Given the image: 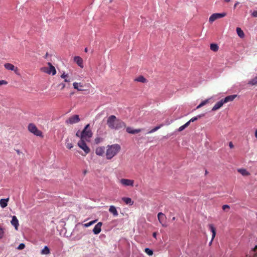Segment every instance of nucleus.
Returning a JSON list of instances; mask_svg holds the SVG:
<instances>
[{"label":"nucleus","instance_id":"45","mask_svg":"<svg viewBox=\"0 0 257 257\" xmlns=\"http://www.w3.org/2000/svg\"><path fill=\"white\" fill-rule=\"evenodd\" d=\"M16 151L17 153L18 154V155H20L22 153L19 150H16Z\"/></svg>","mask_w":257,"mask_h":257},{"label":"nucleus","instance_id":"14","mask_svg":"<svg viewBox=\"0 0 257 257\" xmlns=\"http://www.w3.org/2000/svg\"><path fill=\"white\" fill-rule=\"evenodd\" d=\"M74 61L81 68H83V61L82 59L79 56H75L74 58Z\"/></svg>","mask_w":257,"mask_h":257},{"label":"nucleus","instance_id":"54","mask_svg":"<svg viewBox=\"0 0 257 257\" xmlns=\"http://www.w3.org/2000/svg\"><path fill=\"white\" fill-rule=\"evenodd\" d=\"M231 257H234V256H231Z\"/></svg>","mask_w":257,"mask_h":257},{"label":"nucleus","instance_id":"17","mask_svg":"<svg viewBox=\"0 0 257 257\" xmlns=\"http://www.w3.org/2000/svg\"><path fill=\"white\" fill-rule=\"evenodd\" d=\"M105 152V148L104 147H97L95 150V153L96 155L102 156Z\"/></svg>","mask_w":257,"mask_h":257},{"label":"nucleus","instance_id":"35","mask_svg":"<svg viewBox=\"0 0 257 257\" xmlns=\"http://www.w3.org/2000/svg\"><path fill=\"white\" fill-rule=\"evenodd\" d=\"M198 119V116H195V117H192V118H191L188 121H187V122H189V124L191 122H194L195 121V120H197Z\"/></svg>","mask_w":257,"mask_h":257},{"label":"nucleus","instance_id":"27","mask_svg":"<svg viewBox=\"0 0 257 257\" xmlns=\"http://www.w3.org/2000/svg\"><path fill=\"white\" fill-rule=\"evenodd\" d=\"M236 32L239 37L243 38L244 37V34L240 28L237 27L236 28Z\"/></svg>","mask_w":257,"mask_h":257},{"label":"nucleus","instance_id":"19","mask_svg":"<svg viewBox=\"0 0 257 257\" xmlns=\"http://www.w3.org/2000/svg\"><path fill=\"white\" fill-rule=\"evenodd\" d=\"M109 211L113 214L114 216H117L118 215V212L116 207L113 205H111L109 208Z\"/></svg>","mask_w":257,"mask_h":257},{"label":"nucleus","instance_id":"50","mask_svg":"<svg viewBox=\"0 0 257 257\" xmlns=\"http://www.w3.org/2000/svg\"><path fill=\"white\" fill-rule=\"evenodd\" d=\"M224 2H226V3H228L230 1V0H224Z\"/></svg>","mask_w":257,"mask_h":257},{"label":"nucleus","instance_id":"33","mask_svg":"<svg viewBox=\"0 0 257 257\" xmlns=\"http://www.w3.org/2000/svg\"><path fill=\"white\" fill-rule=\"evenodd\" d=\"M145 252L150 256H151L153 254V250L149 248H146L145 249Z\"/></svg>","mask_w":257,"mask_h":257},{"label":"nucleus","instance_id":"39","mask_svg":"<svg viewBox=\"0 0 257 257\" xmlns=\"http://www.w3.org/2000/svg\"><path fill=\"white\" fill-rule=\"evenodd\" d=\"M251 15L252 17L257 18V11H253L251 13Z\"/></svg>","mask_w":257,"mask_h":257},{"label":"nucleus","instance_id":"29","mask_svg":"<svg viewBox=\"0 0 257 257\" xmlns=\"http://www.w3.org/2000/svg\"><path fill=\"white\" fill-rule=\"evenodd\" d=\"M163 126V124H160L159 125L156 126V127H155L154 128L152 129L151 130H150L148 132V134H151V133H154L155 132H156V131H158L159 129H160Z\"/></svg>","mask_w":257,"mask_h":257},{"label":"nucleus","instance_id":"43","mask_svg":"<svg viewBox=\"0 0 257 257\" xmlns=\"http://www.w3.org/2000/svg\"><path fill=\"white\" fill-rule=\"evenodd\" d=\"M66 147L68 149H71L73 148V145L71 143H67Z\"/></svg>","mask_w":257,"mask_h":257},{"label":"nucleus","instance_id":"32","mask_svg":"<svg viewBox=\"0 0 257 257\" xmlns=\"http://www.w3.org/2000/svg\"><path fill=\"white\" fill-rule=\"evenodd\" d=\"M189 125V122H186L184 125H183L181 126L180 127H179V128L178 129V132H181L183 130H184L186 127L188 126Z\"/></svg>","mask_w":257,"mask_h":257},{"label":"nucleus","instance_id":"48","mask_svg":"<svg viewBox=\"0 0 257 257\" xmlns=\"http://www.w3.org/2000/svg\"><path fill=\"white\" fill-rule=\"evenodd\" d=\"M76 136L77 137H80V136H81V134L80 135V134H79V132H77V133H76Z\"/></svg>","mask_w":257,"mask_h":257},{"label":"nucleus","instance_id":"12","mask_svg":"<svg viewBox=\"0 0 257 257\" xmlns=\"http://www.w3.org/2000/svg\"><path fill=\"white\" fill-rule=\"evenodd\" d=\"M142 131V128H138V129H133L131 127H126V132L128 134H136L141 132Z\"/></svg>","mask_w":257,"mask_h":257},{"label":"nucleus","instance_id":"49","mask_svg":"<svg viewBox=\"0 0 257 257\" xmlns=\"http://www.w3.org/2000/svg\"><path fill=\"white\" fill-rule=\"evenodd\" d=\"M255 137L257 139V130L255 131Z\"/></svg>","mask_w":257,"mask_h":257},{"label":"nucleus","instance_id":"26","mask_svg":"<svg viewBox=\"0 0 257 257\" xmlns=\"http://www.w3.org/2000/svg\"><path fill=\"white\" fill-rule=\"evenodd\" d=\"M50 253V249L47 246H45L44 248L41 250V253L42 254H48Z\"/></svg>","mask_w":257,"mask_h":257},{"label":"nucleus","instance_id":"24","mask_svg":"<svg viewBox=\"0 0 257 257\" xmlns=\"http://www.w3.org/2000/svg\"><path fill=\"white\" fill-rule=\"evenodd\" d=\"M61 77L64 79V81L65 82H70L71 81L70 78L68 76V74H65V72L63 73V74L61 75Z\"/></svg>","mask_w":257,"mask_h":257},{"label":"nucleus","instance_id":"1","mask_svg":"<svg viewBox=\"0 0 257 257\" xmlns=\"http://www.w3.org/2000/svg\"><path fill=\"white\" fill-rule=\"evenodd\" d=\"M106 124L111 130H119L126 127L125 123L114 115L109 116L107 119Z\"/></svg>","mask_w":257,"mask_h":257},{"label":"nucleus","instance_id":"36","mask_svg":"<svg viewBox=\"0 0 257 257\" xmlns=\"http://www.w3.org/2000/svg\"><path fill=\"white\" fill-rule=\"evenodd\" d=\"M25 244L24 243H21L20 244V245L18 246V249H20V250H21V249H23L25 248Z\"/></svg>","mask_w":257,"mask_h":257},{"label":"nucleus","instance_id":"51","mask_svg":"<svg viewBox=\"0 0 257 257\" xmlns=\"http://www.w3.org/2000/svg\"><path fill=\"white\" fill-rule=\"evenodd\" d=\"M84 51H85V52H87V51H88L87 48H85Z\"/></svg>","mask_w":257,"mask_h":257},{"label":"nucleus","instance_id":"7","mask_svg":"<svg viewBox=\"0 0 257 257\" xmlns=\"http://www.w3.org/2000/svg\"><path fill=\"white\" fill-rule=\"evenodd\" d=\"M157 216H158V220H159V222L162 224V226L167 227V225L166 224L167 217L165 216V215L162 212H159Z\"/></svg>","mask_w":257,"mask_h":257},{"label":"nucleus","instance_id":"20","mask_svg":"<svg viewBox=\"0 0 257 257\" xmlns=\"http://www.w3.org/2000/svg\"><path fill=\"white\" fill-rule=\"evenodd\" d=\"M122 200L126 204L129 205H132L134 204V201L132 199L129 197H123Z\"/></svg>","mask_w":257,"mask_h":257},{"label":"nucleus","instance_id":"30","mask_svg":"<svg viewBox=\"0 0 257 257\" xmlns=\"http://www.w3.org/2000/svg\"><path fill=\"white\" fill-rule=\"evenodd\" d=\"M209 228L212 233V239L215 237L216 234L215 228L214 227L212 224L209 225Z\"/></svg>","mask_w":257,"mask_h":257},{"label":"nucleus","instance_id":"16","mask_svg":"<svg viewBox=\"0 0 257 257\" xmlns=\"http://www.w3.org/2000/svg\"><path fill=\"white\" fill-rule=\"evenodd\" d=\"M224 104L223 101L222 99L220 100L219 101L217 102L214 106L212 107V111H215L218 109H219L220 107L222 106V105Z\"/></svg>","mask_w":257,"mask_h":257},{"label":"nucleus","instance_id":"22","mask_svg":"<svg viewBox=\"0 0 257 257\" xmlns=\"http://www.w3.org/2000/svg\"><path fill=\"white\" fill-rule=\"evenodd\" d=\"M135 81L140 82L142 83H147V80L142 75L139 76L135 79Z\"/></svg>","mask_w":257,"mask_h":257},{"label":"nucleus","instance_id":"8","mask_svg":"<svg viewBox=\"0 0 257 257\" xmlns=\"http://www.w3.org/2000/svg\"><path fill=\"white\" fill-rule=\"evenodd\" d=\"M78 145L85 152L86 154H87L90 152V149L84 142V140L81 139V140L78 142Z\"/></svg>","mask_w":257,"mask_h":257},{"label":"nucleus","instance_id":"44","mask_svg":"<svg viewBox=\"0 0 257 257\" xmlns=\"http://www.w3.org/2000/svg\"><path fill=\"white\" fill-rule=\"evenodd\" d=\"M229 146L230 148H231V149H232L234 147V146H233L232 143L231 142H229Z\"/></svg>","mask_w":257,"mask_h":257},{"label":"nucleus","instance_id":"9","mask_svg":"<svg viewBox=\"0 0 257 257\" xmlns=\"http://www.w3.org/2000/svg\"><path fill=\"white\" fill-rule=\"evenodd\" d=\"M80 120L79 115H73L66 120L67 124H73L78 122Z\"/></svg>","mask_w":257,"mask_h":257},{"label":"nucleus","instance_id":"38","mask_svg":"<svg viewBox=\"0 0 257 257\" xmlns=\"http://www.w3.org/2000/svg\"><path fill=\"white\" fill-rule=\"evenodd\" d=\"M58 87H60L61 89L63 90L66 87V85H65V84H64L63 83H61L58 84Z\"/></svg>","mask_w":257,"mask_h":257},{"label":"nucleus","instance_id":"40","mask_svg":"<svg viewBox=\"0 0 257 257\" xmlns=\"http://www.w3.org/2000/svg\"><path fill=\"white\" fill-rule=\"evenodd\" d=\"M8 84V82L4 80H0V85H7Z\"/></svg>","mask_w":257,"mask_h":257},{"label":"nucleus","instance_id":"46","mask_svg":"<svg viewBox=\"0 0 257 257\" xmlns=\"http://www.w3.org/2000/svg\"><path fill=\"white\" fill-rule=\"evenodd\" d=\"M157 232H153V236L154 237V238H156V236H157Z\"/></svg>","mask_w":257,"mask_h":257},{"label":"nucleus","instance_id":"11","mask_svg":"<svg viewBox=\"0 0 257 257\" xmlns=\"http://www.w3.org/2000/svg\"><path fill=\"white\" fill-rule=\"evenodd\" d=\"M102 225V223L101 222H99L97 224L95 225L93 229L94 234H98L101 232Z\"/></svg>","mask_w":257,"mask_h":257},{"label":"nucleus","instance_id":"47","mask_svg":"<svg viewBox=\"0 0 257 257\" xmlns=\"http://www.w3.org/2000/svg\"><path fill=\"white\" fill-rule=\"evenodd\" d=\"M238 4H239V2H236L235 3V4H234V9H235L236 7H237V5H238Z\"/></svg>","mask_w":257,"mask_h":257},{"label":"nucleus","instance_id":"21","mask_svg":"<svg viewBox=\"0 0 257 257\" xmlns=\"http://www.w3.org/2000/svg\"><path fill=\"white\" fill-rule=\"evenodd\" d=\"M9 201V198L7 199H2L0 200V206L2 208H5L8 205V202Z\"/></svg>","mask_w":257,"mask_h":257},{"label":"nucleus","instance_id":"25","mask_svg":"<svg viewBox=\"0 0 257 257\" xmlns=\"http://www.w3.org/2000/svg\"><path fill=\"white\" fill-rule=\"evenodd\" d=\"M73 87L75 89H77L78 91H83L84 90L80 88V87H82V85L80 83L74 82L73 84Z\"/></svg>","mask_w":257,"mask_h":257},{"label":"nucleus","instance_id":"34","mask_svg":"<svg viewBox=\"0 0 257 257\" xmlns=\"http://www.w3.org/2000/svg\"><path fill=\"white\" fill-rule=\"evenodd\" d=\"M96 221H97V220L91 221L88 223L84 224L83 226L85 227H88L91 226V225L93 224L94 223H95Z\"/></svg>","mask_w":257,"mask_h":257},{"label":"nucleus","instance_id":"5","mask_svg":"<svg viewBox=\"0 0 257 257\" xmlns=\"http://www.w3.org/2000/svg\"><path fill=\"white\" fill-rule=\"evenodd\" d=\"M28 130L35 135L39 137H43L42 132L39 130L36 125L33 123H30L28 127Z\"/></svg>","mask_w":257,"mask_h":257},{"label":"nucleus","instance_id":"15","mask_svg":"<svg viewBox=\"0 0 257 257\" xmlns=\"http://www.w3.org/2000/svg\"><path fill=\"white\" fill-rule=\"evenodd\" d=\"M11 224L15 227L16 230H18L19 225V221L16 216L12 217V219L11 221Z\"/></svg>","mask_w":257,"mask_h":257},{"label":"nucleus","instance_id":"4","mask_svg":"<svg viewBox=\"0 0 257 257\" xmlns=\"http://www.w3.org/2000/svg\"><path fill=\"white\" fill-rule=\"evenodd\" d=\"M49 67H44L41 68V70L46 73L48 74H52L53 75H54L56 74V70L54 66L52 65V64L49 62L48 63Z\"/></svg>","mask_w":257,"mask_h":257},{"label":"nucleus","instance_id":"53","mask_svg":"<svg viewBox=\"0 0 257 257\" xmlns=\"http://www.w3.org/2000/svg\"><path fill=\"white\" fill-rule=\"evenodd\" d=\"M246 257H250V256H246Z\"/></svg>","mask_w":257,"mask_h":257},{"label":"nucleus","instance_id":"10","mask_svg":"<svg viewBox=\"0 0 257 257\" xmlns=\"http://www.w3.org/2000/svg\"><path fill=\"white\" fill-rule=\"evenodd\" d=\"M119 183L123 186H134V181L133 180L127 179H121L119 180Z\"/></svg>","mask_w":257,"mask_h":257},{"label":"nucleus","instance_id":"42","mask_svg":"<svg viewBox=\"0 0 257 257\" xmlns=\"http://www.w3.org/2000/svg\"><path fill=\"white\" fill-rule=\"evenodd\" d=\"M230 206L228 205H224L222 206V209L225 210L226 209H229Z\"/></svg>","mask_w":257,"mask_h":257},{"label":"nucleus","instance_id":"28","mask_svg":"<svg viewBox=\"0 0 257 257\" xmlns=\"http://www.w3.org/2000/svg\"><path fill=\"white\" fill-rule=\"evenodd\" d=\"M210 48L213 52H217L219 49L218 45L216 44H211Z\"/></svg>","mask_w":257,"mask_h":257},{"label":"nucleus","instance_id":"18","mask_svg":"<svg viewBox=\"0 0 257 257\" xmlns=\"http://www.w3.org/2000/svg\"><path fill=\"white\" fill-rule=\"evenodd\" d=\"M236 97V95H231L227 96L226 97H225L224 99H222L224 103H226L228 102L233 101L235 98Z\"/></svg>","mask_w":257,"mask_h":257},{"label":"nucleus","instance_id":"13","mask_svg":"<svg viewBox=\"0 0 257 257\" xmlns=\"http://www.w3.org/2000/svg\"><path fill=\"white\" fill-rule=\"evenodd\" d=\"M4 66L6 69H7L8 70L14 71L15 72H16L18 70V69L17 67H15L13 64H11V63H6L4 65Z\"/></svg>","mask_w":257,"mask_h":257},{"label":"nucleus","instance_id":"2","mask_svg":"<svg viewBox=\"0 0 257 257\" xmlns=\"http://www.w3.org/2000/svg\"><path fill=\"white\" fill-rule=\"evenodd\" d=\"M120 150V146L118 144L108 145L106 152V159L108 160L111 159Z\"/></svg>","mask_w":257,"mask_h":257},{"label":"nucleus","instance_id":"52","mask_svg":"<svg viewBox=\"0 0 257 257\" xmlns=\"http://www.w3.org/2000/svg\"><path fill=\"white\" fill-rule=\"evenodd\" d=\"M175 219H176L175 217H173L172 218V220H175Z\"/></svg>","mask_w":257,"mask_h":257},{"label":"nucleus","instance_id":"3","mask_svg":"<svg viewBox=\"0 0 257 257\" xmlns=\"http://www.w3.org/2000/svg\"><path fill=\"white\" fill-rule=\"evenodd\" d=\"M89 124H87L84 130L81 132V139L87 140L92 136V133L89 128Z\"/></svg>","mask_w":257,"mask_h":257},{"label":"nucleus","instance_id":"6","mask_svg":"<svg viewBox=\"0 0 257 257\" xmlns=\"http://www.w3.org/2000/svg\"><path fill=\"white\" fill-rule=\"evenodd\" d=\"M226 16V13H214L210 16L209 18V22L210 23H212L214 21L217 19L223 18Z\"/></svg>","mask_w":257,"mask_h":257},{"label":"nucleus","instance_id":"31","mask_svg":"<svg viewBox=\"0 0 257 257\" xmlns=\"http://www.w3.org/2000/svg\"><path fill=\"white\" fill-rule=\"evenodd\" d=\"M209 102V99H206L202 102H201L196 107L197 109H198L202 106H204V105L206 104L207 103Z\"/></svg>","mask_w":257,"mask_h":257},{"label":"nucleus","instance_id":"37","mask_svg":"<svg viewBox=\"0 0 257 257\" xmlns=\"http://www.w3.org/2000/svg\"><path fill=\"white\" fill-rule=\"evenodd\" d=\"M4 229L0 227V238H2L4 236Z\"/></svg>","mask_w":257,"mask_h":257},{"label":"nucleus","instance_id":"41","mask_svg":"<svg viewBox=\"0 0 257 257\" xmlns=\"http://www.w3.org/2000/svg\"><path fill=\"white\" fill-rule=\"evenodd\" d=\"M253 250L254 251L253 257H257V245L255 246Z\"/></svg>","mask_w":257,"mask_h":257},{"label":"nucleus","instance_id":"23","mask_svg":"<svg viewBox=\"0 0 257 257\" xmlns=\"http://www.w3.org/2000/svg\"><path fill=\"white\" fill-rule=\"evenodd\" d=\"M238 172L241 174L242 176H246L250 175L249 173L244 169H238L237 170Z\"/></svg>","mask_w":257,"mask_h":257}]
</instances>
